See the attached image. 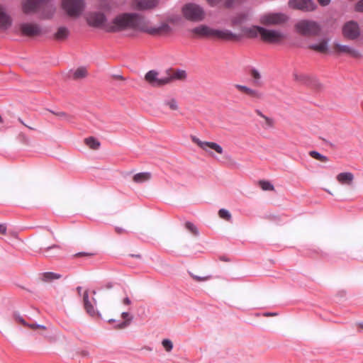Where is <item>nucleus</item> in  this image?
I'll return each instance as SVG.
<instances>
[{"label":"nucleus","mask_w":363,"mask_h":363,"mask_svg":"<svg viewBox=\"0 0 363 363\" xmlns=\"http://www.w3.org/2000/svg\"><path fill=\"white\" fill-rule=\"evenodd\" d=\"M355 10L358 12H363V0H360L357 3Z\"/></svg>","instance_id":"37998d69"},{"label":"nucleus","mask_w":363,"mask_h":363,"mask_svg":"<svg viewBox=\"0 0 363 363\" xmlns=\"http://www.w3.org/2000/svg\"><path fill=\"white\" fill-rule=\"evenodd\" d=\"M261 39L265 43L277 44L285 39V35L279 30L263 28L261 30Z\"/></svg>","instance_id":"6e6552de"},{"label":"nucleus","mask_w":363,"mask_h":363,"mask_svg":"<svg viewBox=\"0 0 363 363\" xmlns=\"http://www.w3.org/2000/svg\"><path fill=\"white\" fill-rule=\"evenodd\" d=\"M77 289L78 292L80 293L81 291H82V287L81 286H78Z\"/></svg>","instance_id":"4d7b16f0"},{"label":"nucleus","mask_w":363,"mask_h":363,"mask_svg":"<svg viewBox=\"0 0 363 363\" xmlns=\"http://www.w3.org/2000/svg\"><path fill=\"white\" fill-rule=\"evenodd\" d=\"M337 181L342 185L350 186L354 180V175L351 172H342L337 175Z\"/></svg>","instance_id":"aec40b11"},{"label":"nucleus","mask_w":363,"mask_h":363,"mask_svg":"<svg viewBox=\"0 0 363 363\" xmlns=\"http://www.w3.org/2000/svg\"><path fill=\"white\" fill-rule=\"evenodd\" d=\"M185 228H186V230H188L194 235H195V236L199 235V230H198V228L191 222H189V221L186 222L185 223Z\"/></svg>","instance_id":"f704fd0d"},{"label":"nucleus","mask_w":363,"mask_h":363,"mask_svg":"<svg viewBox=\"0 0 363 363\" xmlns=\"http://www.w3.org/2000/svg\"><path fill=\"white\" fill-rule=\"evenodd\" d=\"M83 300H84V308H85L86 311L90 315H94L96 312H95L94 306H92L89 301V295H88L87 291H86L84 294Z\"/></svg>","instance_id":"393cba45"},{"label":"nucleus","mask_w":363,"mask_h":363,"mask_svg":"<svg viewBox=\"0 0 363 363\" xmlns=\"http://www.w3.org/2000/svg\"><path fill=\"white\" fill-rule=\"evenodd\" d=\"M104 287L106 289H111L113 287V284H112V283L109 282V283L106 284Z\"/></svg>","instance_id":"5fc2aeb1"},{"label":"nucleus","mask_w":363,"mask_h":363,"mask_svg":"<svg viewBox=\"0 0 363 363\" xmlns=\"http://www.w3.org/2000/svg\"><path fill=\"white\" fill-rule=\"evenodd\" d=\"M178 20V17L169 16L155 25L138 13H123L117 15L111 23H107L105 30L113 33L133 30L152 36H168L173 33L170 24L177 23Z\"/></svg>","instance_id":"f257e3e1"},{"label":"nucleus","mask_w":363,"mask_h":363,"mask_svg":"<svg viewBox=\"0 0 363 363\" xmlns=\"http://www.w3.org/2000/svg\"><path fill=\"white\" fill-rule=\"evenodd\" d=\"M87 75V70L85 67H79L75 70L73 74V78L74 79H79L84 78Z\"/></svg>","instance_id":"2f4dec72"},{"label":"nucleus","mask_w":363,"mask_h":363,"mask_svg":"<svg viewBox=\"0 0 363 363\" xmlns=\"http://www.w3.org/2000/svg\"><path fill=\"white\" fill-rule=\"evenodd\" d=\"M218 216L220 218L224 219L227 221H230L232 218L230 213L225 208H221L219 210Z\"/></svg>","instance_id":"e433bc0d"},{"label":"nucleus","mask_w":363,"mask_h":363,"mask_svg":"<svg viewBox=\"0 0 363 363\" xmlns=\"http://www.w3.org/2000/svg\"><path fill=\"white\" fill-rule=\"evenodd\" d=\"M121 316L124 319V321L122 322L121 323L116 325L115 326L116 329L121 330V329L125 328L126 327H128L130 325V323L132 320V317H130L129 313L127 312L122 313Z\"/></svg>","instance_id":"bb28decb"},{"label":"nucleus","mask_w":363,"mask_h":363,"mask_svg":"<svg viewBox=\"0 0 363 363\" xmlns=\"http://www.w3.org/2000/svg\"><path fill=\"white\" fill-rule=\"evenodd\" d=\"M82 0H64L62 1L63 9L71 17L79 16L84 9Z\"/></svg>","instance_id":"423d86ee"},{"label":"nucleus","mask_w":363,"mask_h":363,"mask_svg":"<svg viewBox=\"0 0 363 363\" xmlns=\"http://www.w3.org/2000/svg\"><path fill=\"white\" fill-rule=\"evenodd\" d=\"M245 0H225L224 6L226 8H230L234 6L236 4H241Z\"/></svg>","instance_id":"4c0bfd02"},{"label":"nucleus","mask_w":363,"mask_h":363,"mask_svg":"<svg viewBox=\"0 0 363 363\" xmlns=\"http://www.w3.org/2000/svg\"><path fill=\"white\" fill-rule=\"evenodd\" d=\"M190 276L197 282L205 281L211 278V276H198L192 273H189Z\"/></svg>","instance_id":"ea45409f"},{"label":"nucleus","mask_w":363,"mask_h":363,"mask_svg":"<svg viewBox=\"0 0 363 363\" xmlns=\"http://www.w3.org/2000/svg\"><path fill=\"white\" fill-rule=\"evenodd\" d=\"M294 78L298 82H305L307 80L308 77L304 74H294Z\"/></svg>","instance_id":"a19ab883"},{"label":"nucleus","mask_w":363,"mask_h":363,"mask_svg":"<svg viewBox=\"0 0 363 363\" xmlns=\"http://www.w3.org/2000/svg\"><path fill=\"white\" fill-rule=\"evenodd\" d=\"M263 29L262 27L259 26H252L250 28H245L242 29V32L248 38H255L258 35L261 36V30Z\"/></svg>","instance_id":"4be33fe9"},{"label":"nucleus","mask_w":363,"mask_h":363,"mask_svg":"<svg viewBox=\"0 0 363 363\" xmlns=\"http://www.w3.org/2000/svg\"><path fill=\"white\" fill-rule=\"evenodd\" d=\"M52 113L55 115H56L57 116L60 117V118H64V119H66L67 121H69L71 119V117L69 116H68L66 113L65 112H58V113H55L53 111H52Z\"/></svg>","instance_id":"79ce46f5"},{"label":"nucleus","mask_w":363,"mask_h":363,"mask_svg":"<svg viewBox=\"0 0 363 363\" xmlns=\"http://www.w3.org/2000/svg\"><path fill=\"white\" fill-rule=\"evenodd\" d=\"M334 52L340 54H345L354 58H361L362 55L359 51L354 49L352 47L346 45H341L340 43H335L333 45Z\"/></svg>","instance_id":"9b49d317"},{"label":"nucleus","mask_w":363,"mask_h":363,"mask_svg":"<svg viewBox=\"0 0 363 363\" xmlns=\"http://www.w3.org/2000/svg\"><path fill=\"white\" fill-rule=\"evenodd\" d=\"M123 303L125 305H130V300L128 298H125L123 301Z\"/></svg>","instance_id":"864d4df0"},{"label":"nucleus","mask_w":363,"mask_h":363,"mask_svg":"<svg viewBox=\"0 0 363 363\" xmlns=\"http://www.w3.org/2000/svg\"><path fill=\"white\" fill-rule=\"evenodd\" d=\"M57 245H53L52 247H57Z\"/></svg>","instance_id":"bf43d9fd"},{"label":"nucleus","mask_w":363,"mask_h":363,"mask_svg":"<svg viewBox=\"0 0 363 363\" xmlns=\"http://www.w3.org/2000/svg\"><path fill=\"white\" fill-rule=\"evenodd\" d=\"M6 232V227L4 224H0V234H5Z\"/></svg>","instance_id":"09e8293b"},{"label":"nucleus","mask_w":363,"mask_h":363,"mask_svg":"<svg viewBox=\"0 0 363 363\" xmlns=\"http://www.w3.org/2000/svg\"><path fill=\"white\" fill-rule=\"evenodd\" d=\"M342 33L345 38L354 40L360 35V28L357 22L350 21L344 24L342 28Z\"/></svg>","instance_id":"1a4fd4ad"},{"label":"nucleus","mask_w":363,"mask_h":363,"mask_svg":"<svg viewBox=\"0 0 363 363\" xmlns=\"http://www.w3.org/2000/svg\"><path fill=\"white\" fill-rule=\"evenodd\" d=\"M191 140L194 144L206 152H209V150H213L219 155H222L223 152V147L216 143L202 141L195 135H191Z\"/></svg>","instance_id":"9d476101"},{"label":"nucleus","mask_w":363,"mask_h":363,"mask_svg":"<svg viewBox=\"0 0 363 363\" xmlns=\"http://www.w3.org/2000/svg\"><path fill=\"white\" fill-rule=\"evenodd\" d=\"M61 276L58 274L53 272H45L42 274V281L45 282H50L54 279H58Z\"/></svg>","instance_id":"c756f323"},{"label":"nucleus","mask_w":363,"mask_h":363,"mask_svg":"<svg viewBox=\"0 0 363 363\" xmlns=\"http://www.w3.org/2000/svg\"><path fill=\"white\" fill-rule=\"evenodd\" d=\"M105 16L101 13H91L87 16V22L90 26L94 27H102L105 28Z\"/></svg>","instance_id":"a211bd4d"},{"label":"nucleus","mask_w":363,"mask_h":363,"mask_svg":"<svg viewBox=\"0 0 363 363\" xmlns=\"http://www.w3.org/2000/svg\"><path fill=\"white\" fill-rule=\"evenodd\" d=\"M77 255L78 256H84V255L90 256V255H91V254L81 252V253H79Z\"/></svg>","instance_id":"6e6d98bb"},{"label":"nucleus","mask_w":363,"mask_h":363,"mask_svg":"<svg viewBox=\"0 0 363 363\" xmlns=\"http://www.w3.org/2000/svg\"><path fill=\"white\" fill-rule=\"evenodd\" d=\"M289 6L290 8L304 11H311L316 8L312 0H289Z\"/></svg>","instance_id":"4468645a"},{"label":"nucleus","mask_w":363,"mask_h":363,"mask_svg":"<svg viewBox=\"0 0 363 363\" xmlns=\"http://www.w3.org/2000/svg\"><path fill=\"white\" fill-rule=\"evenodd\" d=\"M159 0H133L131 6L138 11H149L159 6Z\"/></svg>","instance_id":"ddd939ff"},{"label":"nucleus","mask_w":363,"mask_h":363,"mask_svg":"<svg viewBox=\"0 0 363 363\" xmlns=\"http://www.w3.org/2000/svg\"><path fill=\"white\" fill-rule=\"evenodd\" d=\"M27 326L33 330H37V329L45 330L46 329V328L44 325H37V324H31V325L28 324Z\"/></svg>","instance_id":"c03bdc74"},{"label":"nucleus","mask_w":363,"mask_h":363,"mask_svg":"<svg viewBox=\"0 0 363 363\" xmlns=\"http://www.w3.org/2000/svg\"><path fill=\"white\" fill-rule=\"evenodd\" d=\"M12 24V19L4 6L0 5V29H8Z\"/></svg>","instance_id":"6ab92c4d"},{"label":"nucleus","mask_w":363,"mask_h":363,"mask_svg":"<svg viewBox=\"0 0 363 363\" xmlns=\"http://www.w3.org/2000/svg\"><path fill=\"white\" fill-rule=\"evenodd\" d=\"M84 143L92 150H98L100 147V143L93 137L85 138Z\"/></svg>","instance_id":"c85d7f7f"},{"label":"nucleus","mask_w":363,"mask_h":363,"mask_svg":"<svg viewBox=\"0 0 363 363\" xmlns=\"http://www.w3.org/2000/svg\"><path fill=\"white\" fill-rule=\"evenodd\" d=\"M318 1L321 6H325L330 4V0H318Z\"/></svg>","instance_id":"de8ad7c7"},{"label":"nucleus","mask_w":363,"mask_h":363,"mask_svg":"<svg viewBox=\"0 0 363 363\" xmlns=\"http://www.w3.org/2000/svg\"><path fill=\"white\" fill-rule=\"evenodd\" d=\"M191 38H213L223 40H237L239 37L227 29H214L206 25H200L189 30Z\"/></svg>","instance_id":"f03ea898"},{"label":"nucleus","mask_w":363,"mask_h":363,"mask_svg":"<svg viewBox=\"0 0 363 363\" xmlns=\"http://www.w3.org/2000/svg\"><path fill=\"white\" fill-rule=\"evenodd\" d=\"M145 79L153 86L160 87L168 84L166 74L159 77V73L155 70H150L147 72L145 76Z\"/></svg>","instance_id":"f8f14e48"},{"label":"nucleus","mask_w":363,"mask_h":363,"mask_svg":"<svg viewBox=\"0 0 363 363\" xmlns=\"http://www.w3.org/2000/svg\"><path fill=\"white\" fill-rule=\"evenodd\" d=\"M276 314L275 313H267L265 314V315L268 316V315H275Z\"/></svg>","instance_id":"13d9d810"},{"label":"nucleus","mask_w":363,"mask_h":363,"mask_svg":"<svg viewBox=\"0 0 363 363\" xmlns=\"http://www.w3.org/2000/svg\"><path fill=\"white\" fill-rule=\"evenodd\" d=\"M18 121H19V122H20L21 123H22L23 125H25L26 127L28 128L29 129H30V130H35V128H34L30 127V126H29V125H28L25 124V123H24V122H23L21 118H18Z\"/></svg>","instance_id":"603ef678"},{"label":"nucleus","mask_w":363,"mask_h":363,"mask_svg":"<svg viewBox=\"0 0 363 363\" xmlns=\"http://www.w3.org/2000/svg\"><path fill=\"white\" fill-rule=\"evenodd\" d=\"M247 18V16L246 14L241 13L233 18L232 23L234 26L240 25L246 21Z\"/></svg>","instance_id":"c9c22d12"},{"label":"nucleus","mask_w":363,"mask_h":363,"mask_svg":"<svg viewBox=\"0 0 363 363\" xmlns=\"http://www.w3.org/2000/svg\"><path fill=\"white\" fill-rule=\"evenodd\" d=\"M296 32L304 36H315L320 32L319 25L309 20H301L295 24Z\"/></svg>","instance_id":"7ed1b4c3"},{"label":"nucleus","mask_w":363,"mask_h":363,"mask_svg":"<svg viewBox=\"0 0 363 363\" xmlns=\"http://www.w3.org/2000/svg\"><path fill=\"white\" fill-rule=\"evenodd\" d=\"M234 86L239 92L247 96L252 100H260L263 99V93L257 89L238 84H235Z\"/></svg>","instance_id":"2eb2a0df"},{"label":"nucleus","mask_w":363,"mask_h":363,"mask_svg":"<svg viewBox=\"0 0 363 363\" xmlns=\"http://www.w3.org/2000/svg\"><path fill=\"white\" fill-rule=\"evenodd\" d=\"M18 28L21 35L28 38H35L42 34L41 27L36 23H22L19 24Z\"/></svg>","instance_id":"0eeeda50"},{"label":"nucleus","mask_w":363,"mask_h":363,"mask_svg":"<svg viewBox=\"0 0 363 363\" xmlns=\"http://www.w3.org/2000/svg\"><path fill=\"white\" fill-rule=\"evenodd\" d=\"M256 113L264 120V122L262 123V126L264 129L272 128L274 126V121L273 118L264 115L259 110L256 111Z\"/></svg>","instance_id":"b1692460"},{"label":"nucleus","mask_w":363,"mask_h":363,"mask_svg":"<svg viewBox=\"0 0 363 363\" xmlns=\"http://www.w3.org/2000/svg\"><path fill=\"white\" fill-rule=\"evenodd\" d=\"M69 35V30L67 28L61 26L59 27L53 35V39L57 41L65 40Z\"/></svg>","instance_id":"412c9836"},{"label":"nucleus","mask_w":363,"mask_h":363,"mask_svg":"<svg viewBox=\"0 0 363 363\" xmlns=\"http://www.w3.org/2000/svg\"><path fill=\"white\" fill-rule=\"evenodd\" d=\"M151 178V174L150 172H140L135 174L133 176V180L135 183H143Z\"/></svg>","instance_id":"a878e982"},{"label":"nucleus","mask_w":363,"mask_h":363,"mask_svg":"<svg viewBox=\"0 0 363 363\" xmlns=\"http://www.w3.org/2000/svg\"><path fill=\"white\" fill-rule=\"evenodd\" d=\"M288 21V16L282 13H267L263 14L259 19L262 24L270 26H279Z\"/></svg>","instance_id":"39448f33"},{"label":"nucleus","mask_w":363,"mask_h":363,"mask_svg":"<svg viewBox=\"0 0 363 363\" xmlns=\"http://www.w3.org/2000/svg\"><path fill=\"white\" fill-rule=\"evenodd\" d=\"M309 48L320 53H326L328 51V40H322L318 44L311 45Z\"/></svg>","instance_id":"5701e85b"},{"label":"nucleus","mask_w":363,"mask_h":363,"mask_svg":"<svg viewBox=\"0 0 363 363\" xmlns=\"http://www.w3.org/2000/svg\"><path fill=\"white\" fill-rule=\"evenodd\" d=\"M16 320L18 323H21V324H22V325H26V326H27V325H28V324L26 323V322L25 321V320H24L22 317H21V316H16Z\"/></svg>","instance_id":"49530a36"},{"label":"nucleus","mask_w":363,"mask_h":363,"mask_svg":"<svg viewBox=\"0 0 363 363\" xmlns=\"http://www.w3.org/2000/svg\"><path fill=\"white\" fill-rule=\"evenodd\" d=\"M162 345L167 352H170L173 348L172 342L168 339H164L162 342Z\"/></svg>","instance_id":"58836bf2"},{"label":"nucleus","mask_w":363,"mask_h":363,"mask_svg":"<svg viewBox=\"0 0 363 363\" xmlns=\"http://www.w3.org/2000/svg\"><path fill=\"white\" fill-rule=\"evenodd\" d=\"M308 154L311 157H313L318 161H320L322 162H326L328 161V159L326 156L321 155L320 153H319L317 151L312 150V151H310Z\"/></svg>","instance_id":"473e14b6"},{"label":"nucleus","mask_w":363,"mask_h":363,"mask_svg":"<svg viewBox=\"0 0 363 363\" xmlns=\"http://www.w3.org/2000/svg\"><path fill=\"white\" fill-rule=\"evenodd\" d=\"M163 104L167 106L171 111H177L179 109L178 102L174 98L164 101Z\"/></svg>","instance_id":"7c9ffc66"},{"label":"nucleus","mask_w":363,"mask_h":363,"mask_svg":"<svg viewBox=\"0 0 363 363\" xmlns=\"http://www.w3.org/2000/svg\"><path fill=\"white\" fill-rule=\"evenodd\" d=\"M357 327L359 332L363 331V323H357Z\"/></svg>","instance_id":"3c124183"},{"label":"nucleus","mask_w":363,"mask_h":363,"mask_svg":"<svg viewBox=\"0 0 363 363\" xmlns=\"http://www.w3.org/2000/svg\"><path fill=\"white\" fill-rule=\"evenodd\" d=\"M115 230H116V232L118 234H122V233H125V229H123V228L116 227V228H115Z\"/></svg>","instance_id":"8fccbe9b"},{"label":"nucleus","mask_w":363,"mask_h":363,"mask_svg":"<svg viewBox=\"0 0 363 363\" xmlns=\"http://www.w3.org/2000/svg\"><path fill=\"white\" fill-rule=\"evenodd\" d=\"M165 73L168 84L177 80L184 81L187 76L186 71L182 69H169Z\"/></svg>","instance_id":"f3484780"},{"label":"nucleus","mask_w":363,"mask_h":363,"mask_svg":"<svg viewBox=\"0 0 363 363\" xmlns=\"http://www.w3.org/2000/svg\"><path fill=\"white\" fill-rule=\"evenodd\" d=\"M182 12L186 19L192 21H201L205 17L203 9L194 4H186L183 7Z\"/></svg>","instance_id":"20e7f679"},{"label":"nucleus","mask_w":363,"mask_h":363,"mask_svg":"<svg viewBox=\"0 0 363 363\" xmlns=\"http://www.w3.org/2000/svg\"><path fill=\"white\" fill-rule=\"evenodd\" d=\"M250 75L252 78V83L256 86H262V82L261 81V74L257 69H252Z\"/></svg>","instance_id":"cd10ccee"},{"label":"nucleus","mask_w":363,"mask_h":363,"mask_svg":"<svg viewBox=\"0 0 363 363\" xmlns=\"http://www.w3.org/2000/svg\"><path fill=\"white\" fill-rule=\"evenodd\" d=\"M259 186L264 191H274V186L268 181L260 180L259 182Z\"/></svg>","instance_id":"72a5a7b5"},{"label":"nucleus","mask_w":363,"mask_h":363,"mask_svg":"<svg viewBox=\"0 0 363 363\" xmlns=\"http://www.w3.org/2000/svg\"><path fill=\"white\" fill-rule=\"evenodd\" d=\"M222 0H207V2L211 6H218L220 2Z\"/></svg>","instance_id":"a18cd8bd"},{"label":"nucleus","mask_w":363,"mask_h":363,"mask_svg":"<svg viewBox=\"0 0 363 363\" xmlns=\"http://www.w3.org/2000/svg\"><path fill=\"white\" fill-rule=\"evenodd\" d=\"M48 0H24L22 3V10L24 13L28 14L35 12Z\"/></svg>","instance_id":"dca6fc26"}]
</instances>
